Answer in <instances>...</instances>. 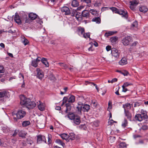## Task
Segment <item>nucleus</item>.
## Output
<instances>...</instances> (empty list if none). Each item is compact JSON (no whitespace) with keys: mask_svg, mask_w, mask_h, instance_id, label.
Wrapping results in <instances>:
<instances>
[{"mask_svg":"<svg viewBox=\"0 0 148 148\" xmlns=\"http://www.w3.org/2000/svg\"><path fill=\"white\" fill-rule=\"evenodd\" d=\"M108 8L112 10L113 13L122 15V17L126 19H127L128 18L127 12V10L125 9H118L115 7H110L109 8L108 7H102L101 8V10L102 11H104L106 10V9H108Z\"/></svg>","mask_w":148,"mask_h":148,"instance_id":"nucleus-1","label":"nucleus"},{"mask_svg":"<svg viewBox=\"0 0 148 148\" xmlns=\"http://www.w3.org/2000/svg\"><path fill=\"white\" fill-rule=\"evenodd\" d=\"M76 108L77 112L79 114H82V111L83 112H88L90 109V106L87 104H83L81 102H79Z\"/></svg>","mask_w":148,"mask_h":148,"instance_id":"nucleus-2","label":"nucleus"},{"mask_svg":"<svg viewBox=\"0 0 148 148\" xmlns=\"http://www.w3.org/2000/svg\"><path fill=\"white\" fill-rule=\"evenodd\" d=\"M26 112L22 110H19L16 114H13L14 121L16 122L18 119H21L25 116L26 115Z\"/></svg>","mask_w":148,"mask_h":148,"instance_id":"nucleus-3","label":"nucleus"},{"mask_svg":"<svg viewBox=\"0 0 148 148\" xmlns=\"http://www.w3.org/2000/svg\"><path fill=\"white\" fill-rule=\"evenodd\" d=\"M20 104L21 105H24L26 106L27 104L31 100L29 98H27L24 95H21L20 96Z\"/></svg>","mask_w":148,"mask_h":148,"instance_id":"nucleus-4","label":"nucleus"},{"mask_svg":"<svg viewBox=\"0 0 148 148\" xmlns=\"http://www.w3.org/2000/svg\"><path fill=\"white\" fill-rule=\"evenodd\" d=\"M132 39V38L131 36H127L123 38L121 42L124 46H127L129 45Z\"/></svg>","mask_w":148,"mask_h":148,"instance_id":"nucleus-5","label":"nucleus"},{"mask_svg":"<svg viewBox=\"0 0 148 148\" xmlns=\"http://www.w3.org/2000/svg\"><path fill=\"white\" fill-rule=\"evenodd\" d=\"M111 53L112 57L117 59L119 56L120 51L115 48H112L111 49Z\"/></svg>","mask_w":148,"mask_h":148,"instance_id":"nucleus-6","label":"nucleus"},{"mask_svg":"<svg viewBox=\"0 0 148 148\" xmlns=\"http://www.w3.org/2000/svg\"><path fill=\"white\" fill-rule=\"evenodd\" d=\"M81 15L83 17L85 18L86 19H90L92 18L89 11L86 10H84L82 12Z\"/></svg>","mask_w":148,"mask_h":148,"instance_id":"nucleus-7","label":"nucleus"},{"mask_svg":"<svg viewBox=\"0 0 148 148\" xmlns=\"http://www.w3.org/2000/svg\"><path fill=\"white\" fill-rule=\"evenodd\" d=\"M61 11L65 15H68L71 14L72 12H71L69 9L66 6H64L61 8Z\"/></svg>","mask_w":148,"mask_h":148,"instance_id":"nucleus-8","label":"nucleus"},{"mask_svg":"<svg viewBox=\"0 0 148 148\" xmlns=\"http://www.w3.org/2000/svg\"><path fill=\"white\" fill-rule=\"evenodd\" d=\"M37 143H40L42 142H46V138L45 136L41 135L37 136Z\"/></svg>","mask_w":148,"mask_h":148,"instance_id":"nucleus-9","label":"nucleus"},{"mask_svg":"<svg viewBox=\"0 0 148 148\" xmlns=\"http://www.w3.org/2000/svg\"><path fill=\"white\" fill-rule=\"evenodd\" d=\"M77 32L79 36L82 35L84 33L85 29L84 27L79 26L77 27Z\"/></svg>","mask_w":148,"mask_h":148,"instance_id":"nucleus-10","label":"nucleus"},{"mask_svg":"<svg viewBox=\"0 0 148 148\" xmlns=\"http://www.w3.org/2000/svg\"><path fill=\"white\" fill-rule=\"evenodd\" d=\"M37 71V77H38L39 79H41L43 77L44 74L43 72L39 68L36 69Z\"/></svg>","mask_w":148,"mask_h":148,"instance_id":"nucleus-11","label":"nucleus"},{"mask_svg":"<svg viewBox=\"0 0 148 148\" xmlns=\"http://www.w3.org/2000/svg\"><path fill=\"white\" fill-rule=\"evenodd\" d=\"M36 105V103L34 101H32L30 100V101L27 104V105L26 106V107L29 109H31L34 108Z\"/></svg>","mask_w":148,"mask_h":148,"instance_id":"nucleus-12","label":"nucleus"},{"mask_svg":"<svg viewBox=\"0 0 148 148\" xmlns=\"http://www.w3.org/2000/svg\"><path fill=\"white\" fill-rule=\"evenodd\" d=\"M9 96V93L5 91L0 92V98H8Z\"/></svg>","mask_w":148,"mask_h":148,"instance_id":"nucleus-13","label":"nucleus"},{"mask_svg":"<svg viewBox=\"0 0 148 148\" xmlns=\"http://www.w3.org/2000/svg\"><path fill=\"white\" fill-rule=\"evenodd\" d=\"M73 120L75 125H79L81 122L80 117L77 116Z\"/></svg>","mask_w":148,"mask_h":148,"instance_id":"nucleus-14","label":"nucleus"},{"mask_svg":"<svg viewBox=\"0 0 148 148\" xmlns=\"http://www.w3.org/2000/svg\"><path fill=\"white\" fill-rule=\"evenodd\" d=\"M124 112L125 115L127 118L130 121H131L132 117V115L131 113L129 111H126L125 110Z\"/></svg>","mask_w":148,"mask_h":148,"instance_id":"nucleus-15","label":"nucleus"},{"mask_svg":"<svg viewBox=\"0 0 148 148\" xmlns=\"http://www.w3.org/2000/svg\"><path fill=\"white\" fill-rule=\"evenodd\" d=\"M14 21L18 24L20 25L21 23V21L20 19L19 16L17 13H16L14 18Z\"/></svg>","mask_w":148,"mask_h":148,"instance_id":"nucleus-16","label":"nucleus"},{"mask_svg":"<svg viewBox=\"0 0 148 148\" xmlns=\"http://www.w3.org/2000/svg\"><path fill=\"white\" fill-rule=\"evenodd\" d=\"M135 119L136 120L139 121H141L143 119H145V118H143V115L140 114H136L135 116Z\"/></svg>","mask_w":148,"mask_h":148,"instance_id":"nucleus-17","label":"nucleus"},{"mask_svg":"<svg viewBox=\"0 0 148 148\" xmlns=\"http://www.w3.org/2000/svg\"><path fill=\"white\" fill-rule=\"evenodd\" d=\"M77 115H75V114L72 112H70L68 113L67 116L71 120H73L76 116Z\"/></svg>","mask_w":148,"mask_h":148,"instance_id":"nucleus-18","label":"nucleus"},{"mask_svg":"<svg viewBox=\"0 0 148 148\" xmlns=\"http://www.w3.org/2000/svg\"><path fill=\"white\" fill-rule=\"evenodd\" d=\"M123 107L124 109V111H125V110L126 111H129V110L131 108V104L129 103H127L123 105Z\"/></svg>","mask_w":148,"mask_h":148,"instance_id":"nucleus-19","label":"nucleus"},{"mask_svg":"<svg viewBox=\"0 0 148 148\" xmlns=\"http://www.w3.org/2000/svg\"><path fill=\"white\" fill-rule=\"evenodd\" d=\"M78 12H77L76 10H75L72 12L71 16H75L77 19L79 21V18H80L81 15L78 14Z\"/></svg>","mask_w":148,"mask_h":148,"instance_id":"nucleus-20","label":"nucleus"},{"mask_svg":"<svg viewBox=\"0 0 148 148\" xmlns=\"http://www.w3.org/2000/svg\"><path fill=\"white\" fill-rule=\"evenodd\" d=\"M127 60L125 57H123L122 58L121 60L119 62V63L120 65H123L127 64Z\"/></svg>","mask_w":148,"mask_h":148,"instance_id":"nucleus-21","label":"nucleus"},{"mask_svg":"<svg viewBox=\"0 0 148 148\" xmlns=\"http://www.w3.org/2000/svg\"><path fill=\"white\" fill-rule=\"evenodd\" d=\"M139 10L140 12L145 13L147 11L148 9L145 6H142L139 7Z\"/></svg>","mask_w":148,"mask_h":148,"instance_id":"nucleus-22","label":"nucleus"},{"mask_svg":"<svg viewBox=\"0 0 148 148\" xmlns=\"http://www.w3.org/2000/svg\"><path fill=\"white\" fill-rule=\"evenodd\" d=\"M117 32H114L110 31H109L107 32H106L104 36L105 37H108L109 36L112 35H114V34L116 33Z\"/></svg>","mask_w":148,"mask_h":148,"instance_id":"nucleus-23","label":"nucleus"},{"mask_svg":"<svg viewBox=\"0 0 148 148\" xmlns=\"http://www.w3.org/2000/svg\"><path fill=\"white\" fill-rule=\"evenodd\" d=\"M117 147L118 148H127V144L125 142H121Z\"/></svg>","mask_w":148,"mask_h":148,"instance_id":"nucleus-24","label":"nucleus"},{"mask_svg":"<svg viewBox=\"0 0 148 148\" xmlns=\"http://www.w3.org/2000/svg\"><path fill=\"white\" fill-rule=\"evenodd\" d=\"M29 16L30 18L32 20L35 19L37 17V15L36 14L33 13H31L29 14Z\"/></svg>","mask_w":148,"mask_h":148,"instance_id":"nucleus-25","label":"nucleus"},{"mask_svg":"<svg viewBox=\"0 0 148 148\" xmlns=\"http://www.w3.org/2000/svg\"><path fill=\"white\" fill-rule=\"evenodd\" d=\"M38 109L40 111H43L45 109V104L42 103H40L38 104Z\"/></svg>","mask_w":148,"mask_h":148,"instance_id":"nucleus-26","label":"nucleus"},{"mask_svg":"<svg viewBox=\"0 0 148 148\" xmlns=\"http://www.w3.org/2000/svg\"><path fill=\"white\" fill-rule=\"evenodd\" d=\"M68 141L70 140H73L75 138V134L73 133H70L69 135L68 134Z\"/></svg>","mask_w":148,"mask_h":148,"instance_id":"nucleus-27","label":"nucleus"},{"mask_svg":"<svg viewBox=\"0 0 148 148\" xmlns=\"http://www.w3.org/2000/svg\"><path fill=\"white\" fill-rule=\"evenodd\" d=\"M61 138L68 141V134H62L60 135Z\"/></svg>","mask_w":148,"mask_h":148,"instance_id":"nucleus-28","label":"nucleus"},{"mask_svg":"<svg viewBox=\"0 0 148 148\" xmlns=\"http://www.w3.org/2000/svg\"><path fill=\"white\" fill-rule=\"evenodd\" d=\"M30 123L29 121H24L22 123V126L23 127H26L30 125Z\"/></svg>","mask_w":148,"mask_h":148,"instance_id":"nucleus-29","label":"nucleus"},{"mask_svg":"<svg viewBox=\"0 0 148 148\" xmlns=\"http://www.w3.org/2000/svg\"><path fill=\"white\" fill-rule=\"evenodd\" d=\"M26 133L24 131H21L18 133V135L19 137L22 138H24L26 134Z\"/></svg>","mask_w":148,"mask_h":148,"instance_id":"nucleus-30","label":"nucleus"},{"mask_svg":"<svg viewBox=\"0 0 148 148\" xmlns=\"http://www.w3.org/2000/svg\"><path fill=\"white\" fill-rule=\"evenodd\" d=\"M92 21L93 22H95L96 23L99 24L101 23V19L99 17H95L93 18L92 20Z\"/></svg>","mask_w":148,"mask_h":148,"instance_id":"nucleus-31","label":"nucleus"},{"mask_svg":"<svg viewBox=\"0 0 148 148\" xmlns=\"http://www.w3.org/2000/svg\"><path fill=\"white\" fill-rule=\"evenodd\" d=\"M75 101V97L73 95H71L70 97L68 99V102L69 103H72L74 102Z\"/></svg>","mask_w":148,"mask_h":148,"instance_id":"nucleus-32","label":"nucleus"},{"mask_svg":"<svg viewBox=\"0 0 148 148\" xmlns=\"http://www.w3.org/2000/svg\"><path fill=\"white\" fill-rule=\"evenodd\" d=\"M118 38L117 36H113L110 38V40L114 44L116 41L118 40Z\"/></svg>","mask_w":148,"mask_h":148,"instance_id":"nucleus-33","label":"nucleus"},{"mask_svg":"<svg viewBox=\"0 0 148 148\" xmlns=\"http://www.w3.org/2000/svg\"><path fill=\"white\" fill-rule=\"evenodd\" d=\"M71 5L73 7H77L79 5V3L77 0H73L72 2Z\"/></svg>","mask_w":148,"mask_h":148,"instance_id":"nucleus-34","label":"nucleus"},{"mask_svg":"<svg viewBox=\"0 0 148 148\" xmlns=\"http://www.w3.org/2000/svg\"><path fill=\"white\" fill-rule=\"evenodd\" d=\"M55 142L59 145H61L63 147L65 146V144L61 140L59 139H56Z\"/></svg>","mask_w":148,"mask_h":148,"instance_id":"nucleus-35","label":"nucleus"},{"mask_svg":"<svg viewBox=\"0 0 148 148\" xmlns=\"http://www.w3.org/2000/svg\"><path fill=\"white\" fill-rule=\"evenodd\" d=\"M130 3L132 5L136 6L138 4V0H133L132 1H130Z\"/></svg>","mask_w":148,"mask_h":148,"instance_id":"nucleus-36","label":"nucleus"},{"mask_svg":"<svg viewBox=\"0 0 148 148\" xmlns=\"http://www.w3.org/2000/svg\"><path fill=\"white\" fill-rule=\"evenodd\" d=\"M66 109V112L67 113L68 111H69L71 110V104L69 102V103H66L65 105Z\"/></svg>","mask_w":148,"mask_h":148,"instance_id":"nucleus-37","label":"nucleus"},{"mask_svg":"<svg viewBox=\"0 0 148 148\" xmlns=\"http://www.w3.org/2000/svg\"><path fill=\"white\" fill-rule=\"evenodd\" d=\"M91 105L92 106L93 108H95L97 106V102L95 100H92L91 103Z\"/></svg>","mask_w":148,"mask_h":148,"instance_id":"nucleus-38","label":"nucleus"},{"mask_svg":"<svg viewBox=\"0 0 148 148\" xmlns=\"http://www.w3.org/2000/svg\"><path fill=\"white\" fill-rule=\"evenodd\" d=\"M133 84L131 83L128 82H126L124 83L123 85L122 86V87H126L132 85Z\"/></svg>","mask_w":148,"mask_h":148,"instance_id":"nucleus-39","label":"nucleus"},{"mask_svg":"<svg viewBox=\"0 0 148 148\" xmlns=\"http://www.w3.org/2000/svg\"><path fill=\"white\" fill-rule=\"evenodd\" d=\"M51 134H48V144L50 145L51 144L52 140H51Z\"/></svg>","mask_w":148,"mask_h":148,"instance_id":"nucleus-40","label":"nucleus"},{"mask_svg":"<svg viewBox=\"0 0 148 148\" xmlns=\"http://www.w3.org/2000/svg\"><path fill=\"white\" fill-rule=\"evenodd\" d=\"M31 65L35 67H36L38 66V63L36 61L33 60L32 62Z\"/></svg>","mask_w":148,"mask_h":148,"instance_id":"nucleus-41","label":"nucleus"},{"mask_svg":"<svg viewBox=\"0 0 148 148\" xmlns=\"http://www.w3.org/2000/svg\"><path fill=\"white\" fill-rule=\"evenodd\" d=\"M2 130L3 132L5 133H7L9 131L8 128L6 127H2Z\"/></svg>","mask_w":148,"mask_h":148,"instance_id":"nucleus-42","label":"nucleus"},{"mask_svg":"<svg viewBox=\"0 0 148 148\" xmlns=\"http://www.w3.org/2000/svg\"><path fill=\"white\" fill-rule=\"evenodd\" d=\"M82 35L85 38H90V34L89 33H87L86 34L84 33Z\"/></svg>","mask_w":148,"mask_h":148,"instance_id":"nucleus-43","label":"nucleus"},{"mask_svg":"<svg viewBox=\"0 0 148 148\" xmlns=\"http://www.w3.org/2000/svg\"><path fill=\"white\" fill-rule=\"evenodd\" d=\"M141 114L143 115V118L146 119L147 118V116L146 112H144L143 111V112H141Z\"/></svg>","mask_w":148,"mask_h":148,"instance_id":"nucleus-44","label":"nucleus"},{"mask_svg":"<svg viewBox=\"0 0 148 148\" xmlns=\"http://www.w3.org/2000/svg\"><path fill=\"white\" fill-rule=\"evenodd\" d=\"M23 43L25 45H27L29 43L28 40L24 37L23 38Z\"/></svg>","mask_w":148,"mask_h":148,"instance_id":"nucleus-45","label":"nucleus"},{"mask_svg":"<svg viewBox=\"0 0 148 148\" xmlns=\"http://www.w3.org/2000/svg\"><path fill=\"white\" fill-rule=\"evenodd\" d=\"M121 74L124 76H127L129 74L128 72L126 70H123L122 71Z\"/></svg>","mask_w":148,"mask_h":148,"instance_id":"nucleus-46","label":"nucleus"},{"mask_svg":"<svg viewBox=\"0 0 148 148\" xmlns=\"http://www.w3.org/2000/svg\"><path fill=\"white\" fill-rule=\"evenodd\" d=\"M59 64L60 65V66L63 67L64 68L66 69L67 67V65L64 63H59Z\"/></svg>","mask_w":148,"mask_h":148,"instance_id":"nucleus-47","label":"nucleus"},{"mask_svg":"<svg viewBox=\"0 0 148 148\" xmlns=\"http://www.w3.org/2000/svg\"><path fill=\"white\" fill-rule=\"evenodd\" d=\"M138 44V42L137 41L134 42L133 43H132L131 45V47L132 48H134L135 47L136 45Z\"/></svg>","mask_w":148,"mask_h":148,"instance_id":"nucleus-48","label":"nucleus"},{"mask_svg":"<svg viewBox=\"0 0 148 148\" xmlns=\"http://www.w3.org/2000/svg\"><path fill=\"white\" fill-rule=\"evenodd\" d=\"M89 12H90L93 15L96 14L97 11L95 10L91 9L90 10Z\"/></svg>","mask_w":148,"mask_h":148,"instance_id":"nucleus-49","label":"nucleus"},{"mask_svg":"<svg viewBox=\"0 0 148 148\" xmlns=\"http://www.w3.org/2000/svg\"><path fill=\"white\" fill-rule=\"evenodd\" d=\"M127 120L126 119H125L124 120V122L122 124V126L124 127H125L127 126Z\"/></svg>","mask_w":148,"mask_h":148,"instance_id":"nucleus-50","label":"nucleus"},{"mask_svg":"<svg viewBox=\"0 0 148 148\" xmlns=\"http://www.w3.org/2000/svg\"><path fill=\"white\" fill-rule=\"evenodd\" d=\"M41 62L45 66H46V59L45 58H42L41 60Z\"/></svg>","mask_w":148,"mask_h":148,"instance_id":"nucleus-51","label":"nucleus"},{"mask_svg":"<svg viewBox=\"0 0 148 148\" xmlns=\"http://www.w3.org/2000/svg\"><path fill=\"white\" fill-rule=\"evenodd\" d=\"M49 79H50V80L53 82L55 81L56 80L55 77L53 75H51V77H49Z\"/></svg>","mask_w":148,"mask_h":148,"instance_id":"nucleus-52","label":"nucleus"},{"mask_svg":"<svg viewBox=\"0 0 148 148\" xmlns=\"http://www.w3.org/2000/svg\"><path fill=\"white\" fill-rule=\"evenodd\" d=\"M114 139H115L114 137H111L108 140V141H109L111 143H112L113 142H114Z\"/></svg>","mask_w":148,"mask_h":148,"instance_id":"nucleus-53","label":"nucleus"},{"mask_svg":"<svg viewBox=\"0 0 148 148\" xmlns=\"http://www.w3.org/2000/svg\"><path fill=\"white\" fill-rule=\"evenodd\" d=\"M82 2H85L88 4L90 3H91V0H81Z\"/></svg>","mask_w":148,"mask_h":148,"instance_id":"nucleus-54","label":"nucleus"},{"mask_svg":"<svg viewBox=\"0 0 148 148\" xmlns=\"http://www.w3.org/2000/svg\"><path fill=\"white\" fill-rule=\"evenodd\" d=\"M101 3L100 2L96 1L94 4V5L95 7H99L101 5Z\"/></svg>","mask_w":148,"mask_h":148,"instance_id":"nucleus-55","label":"nucleus"},{"mask_svg":"<svg viewBox=\"0 0 148 148\" xmlns=\"http://www.w3.org/2000/svg\"><path fill=\"white\" fill-rule=\"evenodd\" d=\"M111 46L110 45H108L106 47V49L107 51H108L110 50H111Z\"/></svg>","mask_w":148,"mask_h":148,"instance_id":"nucleus-56","label":"nucleus"},{"mask_svg":"<svg viewBox=\"0 0 148 148\" xmlns=\"http://www.w3.org/2000/svg\"><path fill=\"white\" fill-rule=\"evenodd\" d=\"M18 132V131L17 130H15L14 132V133L13 134L12 136L15 137L17 135Z\"/></svg>","mask_w":148,"mask_h":148,"instance_id":"nucleus-57","label":"nucleus"},{"mask_svg":"<svg viewBox=\"0 0 148 148\" xmlns=\"http://www.w3.org/2000/svg\"><path fill=\"white\" fill-rule=\"evenodd\" d=\"M140 105V103L139 102H136L134 103V107H135L137 106H139Z\"/></svg>","mask_w":148,"mask_h":148,"instance_id":"nucleus-58","label":"nucleus"},{"mask_svg":"<svg viewBox=\"0 0 148 148\" xmlns=\"http://www.w3.org/2000/svg\"><path fill=\"white\" fill-rule=\"evenodd\" d=\"M68 100V99L67 97H64L63 100V104L64 103H66L67 101Z\"/></svg>","mask_w":148,"mask_h":148,"instance_id":"nucleus-59","label":"nucleus"},{"mask_svg":"<svg viewBox=\"0 0 148 148\" xmlns=\"http://www.w3.org/2000/svg\"><path fill=\"white\" fill-rule=\"evenodd\" d=\"M130 8L133 11H135V7H134V5H132L130 4Z\"/></svg>","mask_w":148,"mask_h":148,"instance_id":"nucleus-60","label":"nucleus"},{"mask_svg":"<svg viewBox=\"0 0 148 148\" xmlns=\"http://www.w3.org/2000/svg\"><path fill=\"white\" fill-rule=\"evenodd\" d=\"M148 128L147 126L146 125H144L142 126L141 129L143 130H147Z\"/></svg>","mask_w":148,"mask_h":148,"instance_id":"nucleus-61","label":"nucleus"},{"mask_svg":"<svg viewBox=\"0 0 148 148\" xmlns=\"http://www.w3.org/2000/svg\"><path fill=\"white\" fill-rule=\"evenodd\" d=\"M138 23L137 22H134L132 24V26L134 27H137V26Z\"/></svg>","mask_w":148,"mask_h":148,"instance_id":"nucleus-62","label":"nucleus"},{"mask_svg":"<svg viewBox=\"0 0 148 148\" xmlns=\"http://www.w3.org/2000/svg\"><path fill=\"white\" fill-rule=\"evenodd\" d=\"M18 77L19 78H22V79H24V76L23 75V74H22V73H20L19 74Z\"/></svg>","mask_w":148,"mask_h":148,"instance_id":"nucleus-63","label":"nucleus"},{"mask_svg":"<svg viewBox=\"0 0 148 148\" xmlns=\"http://www.w3.org/2000/svg\"><path fill=\"white\" fill-rule=\"evenodd\" d=\"M123 89L122 90V91L124 92H126L128 90L127 89L125 88V87H124V88L122 87Z\"/></svg>","mask_w":148,"mask_h":148,"instance_id":"nucleus-64","label":"nucleus"}]
</instances>
